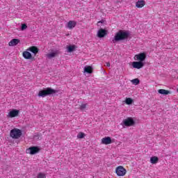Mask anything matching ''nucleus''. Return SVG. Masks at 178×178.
I'll list each match as a JSON object with an SVG mask.
<instances>
[{
  "label": "nucleus",
  "instance_id": "1",
  "mask_svg": "<svg viewBox=\"0 0 178 178\" xmlns=\"http://www.w3.org/2000/svg\"><path fill=\"white\" fill-rule=\"evenodd\" d=\"M130 34L129 32L126 31H119L117 33H115L114 38L112 40L113 44H116L118 41H123L124 40H127Z\"/></svg>",
  "mask_w": 178,
  "mask_h": 178
},
{
  "label": "nucleus",
  "instance_id": "2",
  "mask_svg": "<svg viewBox=\"0 0 178 178\" xmlns=\"http://www.w3.org/2000/svg\"><path fill=\"white\" fill-rule=\"evenodd\" d=\"M58 91L56 90H54L51 88H47L44 90L39 91L38 97H42V98H44V97H47V95H52V94H56Z\"/></svg>",
  "mask_w": 178,
  "mask_h": 178
},
{
  "label": "nucleus",
  "instance_id": "3",
  "mask_svg": "<svg viewBox=\"0 0 178 178\" xmlns=\"http://www.w3.org/2000/svg\"><path fill=\"white\" fill-rule=\"evenodd\" d=\"M10 136L12 138L17 140L22 137V130L15 128L10 131Z\"/></svg>",
  "mask_w": 178,
  "mask_h": 178
},
{
  "label": "nucleus",
  "instance_id": "4",
  "mask_svg": "<svg viewBox=\"0 0 178 178\" xmlns=\"http://www.w3.org/2000/svg\"><path fill=\"white\" fill-rule=\"evenodd\" d=\"M136 122H134V120L131 118H128L127 119L123 120L122 121V126H125L126 127H130L131 126H134V124Z\"/></svg>",
  "mask_w": 178,
  "mask_h": 178
},
{
  "label": "nucleus",
  "instance_id": "5",
  "mask_svg": "<svg viewBox=\"0 0 178 178\" xmlns=\"http://www.w3.org/2000/svg\"><path fill=\"white\" fill-rule=\"evenodd\" d=\"M26 152L31 155H35V154H38V152H40V147L35 146L31 147L26 149Z\"/></svg>",
  "mask_w": 178,
  "mask_h": 178
},
{
  "label": "nucleus",
  "instance_id": "6",
  "mask_svg": "<svg viewBox=\"0 0 178 178\" xmlns=\"http://www.w3.org/2000/svg\"><path fill=\"white\" fill-rule=\"evenodd\" d=\"M147 58V54L145 53H140L138 54L135 55L134 59L135 60H139V62H144Z\"/></svg>",
  "mask_w": 178,
  "mask_h": 178
},
{
  "label": "nucleus",
  "instance_id": "7",
  "mask_svg": "<svg viewBox=\"0 0 178 178\" xmlns=\"http://www.w3.org/2000/svg\"><path fill=\"white\" fill-rule=\"evenodd\" d=\"M115 173L118 176H124L126 173H127V171L123 168V166H118L115 169Z\"/></svg>",
  "mask_w": 178,
  "mask_h": 178
},
{
  "label": "nucleus",
  "instance_id": "8",
  "mask_svg": "<svg viewBox=\"0 0 178 178\" xmlns=\"http://www.w3.org/2000/svg\"><path fill=\"white\" fill-rule=\"evenodd\" d=\"M60 54V51H59L58 50H54V51L47 54L46 55V56H47V58H48V59H52V58H55V57L58 56Z\"/></svg>",
  "mask_w": 178,
  "mask_h": 178
},
{
  "label": "nucleus",
  "instance_id": "9",
  "mask_svg": "<svg viewBox=\"0 0 178 178\" xmlns=\"http://www.w3.org/2000/svg\"><path fill=\"white\" fill-rule=\"evenodd\" d=\"M132 67L134 69H142L144 67V63L141 61H134L132 62Z\"/></svg>",
  "mask_w": 178,
  "mask_h": 178
},
{
  "label": "nucleus",
  "instance_id": "10",
  "mask_svg": "<svg viewBox=\"0 0 178 178\" xmlns=\"http://www.w3.org/2000/svg\"><path fill=\"white\" fill-rule=\"evenodd\" d=\"M19 110L13 109L8 113V118H16L19 115Z\"/></svg>",
  "mask_w": 178,
  "mask_h": 178
},
{
  "label": "nucleus",
  "instance_id": "11",
  "mask_svg": "<svg viewBox=\"0 0 178 178\" xmlns=\"http://www.w3.org/2000/svg\"><path fill=\"white\" fill-rule=\"evenodd\" d=\"M106 34H108L106 30L104 29H100L97 32V37H99V38H104V37L106 35Z\"/></svg>",
  "mask_w": 178,
  "mask_h": 178
},
{
  "label": "nucleus",
  "instance_id": "12",
  "mask_svg": "<svg viewBox=\"0 0 178 178\" xmlns=\"http://www.w3.org/2000/svg\"><path fill=\"white\" fill-rule=\"evenodd\" d=\"M76 25H77V22H76V21H70L67 24V27L70 30H72V29H74V27H76Z\"/></svg>",
  "mask_w": 178,
  "mask_h": 178
},
{
  "label": "nucleus",
  "instance_id": "13",
  "mask_svg": "<svg viewBox=\"0 0 178 178\" xmlns=\"http://www.w3.org/2000/svg\"><path fill=\"white\" fill-rule=\"evenodd\" d=\"M112 143V139H111V137L107 136L105 138H103L102 139V144H105L106 145H108V144Z\"/></svg>",
  "mask_w": 178,
  "mask_h": 178
},
{
  "label": "nucleus",
  "instance_id": "14",
  "mask_svg": "<svg viewBox=\"0 0 178 178\" xmlns=\"http://www.w3.org/2000/svg\"><path fill=\"white\" fill-rule=\"evenodd\" d=\"M19 42H20V40L13 39L9 42L8 45L10 47H15V45H17V44H19Z\"/></svg>",
  "mask_w": 178,
  "mask_h": 178
},
{
  "label": "nucleus",
  "instance_id": "15",
  "mask_svg": "<svg viewBox=\"0 0 178 178\" xmlns=\"http://www.w3.org/2000/svg\"><path fill=\"white\" fill-rule=\"evenodd\" d=\"M83 73H88L89 74H91V73H92V67L88 65L85 66Z\"/></svg>",
  "mask_w": 178,
  "mask_h": 178
},
{
  "label": "nucleus",
  "instance_id": "16",
  "mask_svg": "<svg viewBox=\"0 0 178 178\" xmlns=\"http://www.w3.org/2000/svg\"><path fill=\"white\" fill-rule=\"evenodd\" d=\"M22 55L25 59H33V56L31 55V53L29 51H24Z\"/></svg>",
  "mask_w": 178,
  "mask_h": 178
},
{
  "label": "nucleus",
  "instance_id": "17",
  "mask_svg": "<svg viewBox=\"0 0 178 178\" xmlns=\"http://www.w3.org/2000/svg\"><path fill=\"white\" fill-rule=\"evenodd\" d=\"M159 94H161L162 95H168V94H171V92L165 89H159L158 90Z\"/></svg>",
  "mask_w": 178,
  "mask_h": 178
},
{
  "label": "nucleus",
  "instance_id": "18",
  "mask_svg": "<svg viewBox=\"0 0 178 178\" xmlns=\"http://www.w3.org/2000/svg\"><path fill=\"white\" fill-rule=\"evenodd\" d=\"M28 51H30L31 52H32L35 55H37V54H38V48H37L36 47H29L28 49Z\"/></svg>",
  "mask_w": 178,
  "mask_h": 178
},
{
  "label": "nucleus",
  "instance_id": "19",
  "mask_svg": "<svg viewBox=\"0 0 178 178\" xmlns=\"http://www.w3.org/2000/svg\"><path fill=\"white\" fill-rule=\"evenodd\" d=\"M145 5V1L140 0L136 2V8H143Z\"/></svg>",
  "mask_w": 178,
  "mask_h": 178
},
{
  "label": "nucleus",
  "instance_id": "20",
  "mask_svg": "<svg viewBox=\"0 0 178 178\" xmlns=\"http://www.w3.org/2000/svg\"><path fill=\"white\" fill-rule=\"evenodd\" d=\"M158 161H159V159H158V157L156 156H152L150 159V162L151 163H153V164L158 163Z\"/></svg>",
  "mask_w": 178,
  "mask_h": 178
},
{
  "label": "nucleus",
  "instance_id": "21",
  "mask_svg": "<svg viewBox=\"0 0 178 178\" xmlns=\"http://www.w3.org/2000/svg\"><path fill=\"white\" fill-rule=\"evenodd\" d=\"M67 52H73L74 49H76V46L74 45H70L67 47Z\"/></svg>",
  "mask_w": 178,
  "mask_h": 178
},
{
  "label": "nucleus",
  "instance_id": "22",
  "mask_svg": "<svg viewBox=\"0 0 178 178\" xmlns=\"http://www.w3.org/2000/svg\"><path fill=\"white\" fill-rule=\"evenodd\" d=\"M38 178H47V174L44 172H39L37 175Z\"/></svg>",
  "mask_w": 178,
  "mask_h": 178
},
{
  "label": "nucleus",
  "instance_id": "23",
  "mask_svg": "<svg viewBox=\"0 0 178 178\" xmlns=\"http://www.w3.org/2000/svg\"><path fill=\"white\" fill-rule=\"evenodd\" d=\"M125 103L127 104V105H131V104H133V100L131 99V98L128 97L126 99Z\"/></svg>",
  "mask_w": 178,
  "mask_h": 178
},
{
  "label": "nucleus",
  "instance_id": "24",
  "mask_svg": "<svg viewBox=\"0 0 178 178\" xmlns=\"http://www.w3.org/2000/svg\"><path fill=\"white\" fill-rule=\"evenodd\" d=\"M87 108V104H82L79 109H80V111H84V109H86Z\"/></svg>",
  "mask_w": 178,
  "mask_h": 178
},
{
  "label": "nucleus",
  "instance_id": "25",
  "mask_svg": "<svg viewBox=\"0 0 178 178\" xmlns=\"http://www.w3.org/2000/svg\"><path fill=\"white\" fill-rule=\"evenodd\" d=\"M131 82L133 83V84H135V86L140 84V80L138 79H133Z\"/></svg>",
  "mask_w": 178,
  "mask_h": 178
},
{
  "label": "nucleus",
  "instance_id": "26",
  "mask_svg": "<svg viewBox=\"0 0 178 178\" xmlns=\"http://www.w3.org/2000/svg\"><path fill=\"white\" fill-rule=\"evenodd\" d=\"M84 136H85L84 133L81 132L78 134L77 138H84Z\"/></svg>",
  "mask_w": 178,
  "mask_h": 178
},
{
  "label": "nucleus",
  "instance_id": "27",
  "mask_svg": "<svg viewBox=\"0 0 178 178\" xmlns=\"http://www.w3.org/2000/svg\"><path fill=\"white\" fill-rule=\"evenodd\" d=\"M27 29V25L26 24H22L21 26V30H26Z\"/></svg>",
  "mask_w": 178,
  "mask_h": 178
},
{
  "label": "nucleus",
  "instance_id": "28",
  "mask_svg": "<svg viewBox=\"0 0 178 178\" xmlns=\"http://www.w3.org/2000/svg\"><path fill=\"white\" fill-rule=\"evenodd\" d=\"M104 19H102L101 21H99L97 22V26H101V24H102L103 23H104Z\"/></svg>",
  "mask_w": 178,
  "mask_h": 178
},
{
  "label": "nucleus",
  "instance_id": "29",
  "mask_svg": "<svg viewBox=\"0 0 178 178\" xmlns=\"http://www.w3.org/2000/svg\"><path fill=\"white\" fill-rule=\"evenodd\" d=\"M105 66H107V67H111V63L109 62L106 63Z\"/></svg>",
  "mask_w": 178,
  "mask_h": 178
}]
</instances>
